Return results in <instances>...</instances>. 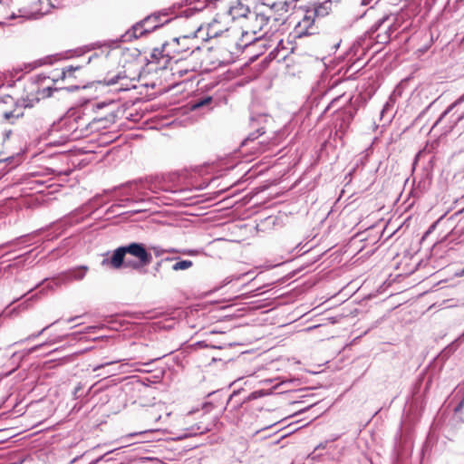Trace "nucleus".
Segmentation results:
<instances>
[{
  "label": "nucleus",
  "instance_id": "nucleus-17",
  "mask_svg": "<svg viewBox=\"0 0 464 464\" xmlns=\"http://www.w3.org/2000/svg\"><path fill=\"white\" fill-rule=\"evenodd\" d=\"M376 33V35H373V34H372L371 31L369 32L370 37L374 38L377 44H386L391 41L392 37L390 36V34H388V33H384L383 31H378Z\"/></svg>",
  "mask_w": 464,
  "mask_h": 464
},
{
  "label": "nucleus",
  "instance_id": "nucleus-34",
  "mask_svg": "<svg viewBox=\"0 0 464 464\" xmlns=\"http://www.w3.org/2000/svg\"><path fill=\"white\" fill-rule=\"evenodd\" d=\"M455 276L459 277L464 276V267L456 271Z\"/></svg>",
  "mask_w": 464,
  "mask_h": 464
},
{
  "label": "nucleus",
  "instance_id": "nucleus-33",
  "mask_svg": "<svg viewBox=\"0 0 464 464\" xmlns=\"http://www.w3.org/2000/svg\"><path fill=\"white\" fill-rule=\"evenodd\" d=\"M457 343V342H453L452 343H450V344L447 347V349H448L450 352H453V351H455V350H456V348H457V343Z\"/></svg>",
  "mask_w": 464,
  "mask_h": 464
},
{
  "label": "nucleus",
  "instance_id": "nucleus-26",
  "mask_svg": "<svg viewBox=\"0 0 464 464\" xmlns=\"http://www.w3.org/2000/svg\"><path fill=\"white\" fill-rule=\"evenodd\" d=\"M121 78L120 74H117L111 78H108L105 80L107 85H113L118 82L119 79Z\"/></svg>",
  "mask_w": 464,
  "mask_h": 464
},
{
  "label": "nucleus",
  "instance_id": "nucleus-35",
  "mask_svg": "<svg viewBox=\"0 0 464 464\" xmlns=\"http://www.w3.org/2000/svg\"><path fill=\"white\" fill-rule=\"evenodd\" d=\"M237 394H238V392H234L229 396L228 401H227V404H229V403L233 401V399H234L236 396H237Z\"/></svg>",
  "mask_w": 464,
  "mask_h": 464
},
{
  "label": "nucleus",
  "instance_id": "nucleus-50",
  "mask_svg": "<svg viewBox=\"0 0 464 464\" xmlns=\"http://www.w3.org/2000/svg\"><path fill=\"white\" fill-rule=\"evenodd\" d=\"M92 61V57L89 58L87 63H89Z\"/></svg>",
  "mask_w": 464,
  "mask_h": 464
},
{
  "label": "nucleus",
  "instance_id": "nucleus-36",
  "mask_svg": "<svg viewBox=\"0 0 464 464\" xmlns=\"http://www.w3.org/2000/svg\"><path fill=\"white\" fill-rule=\"evenodd\" d=\"M326 443H327V442H325V443H320V444L315 448V450H316L317 449H324V448L326 447Z\"/></svg>",
  "mask_w": 464,
  "mask_h": 464
},
{
  "label": "nucleus",
  "instance_id": "nucleus-48",
  "mask_svg": "<svg viewBox=\"0 0 464 464\" xmlns=\"http://www.w3.org/2000/svg\"><path fill=\"white\" fill-rule=\"evenodd\" d=\"M91 392V389H88V391L86 392V394H89Z\"/></svg>",
  "mask_w": 464,
  "mask_h": 464
},
{
  "label": "nucleus",
  "instance_id": "nucleus-15",
  "mask_svg": "<svg viewBox=\"0 0 464 464\" xmlns=\"http://www.w3.org/2000/svg\"><path fill=\"white\" fill-rule=\"evenodd\" d=\"M80 69H82V66L81 65H76V66H73V65H70V66H66L64 68H63L62 72H61V75L59 76L60 79L62 80H65L67 78H72V77H74V72L76 71H79Z\"/></svg>",
  "mask_w": 464,
  "mask_h": 464
},
{
  "label": "nucleus",
  "instance_id": "nucleus-12",
  "mask_svg": "<svg viewBox=\"0 0 464 464\" xmlns=\"http://www.w3.org/2000/svg\"><path fill=\"white\" fill-rule=\"evenodd\" d=\"M78 121V131L80 137H83L88 135L90 132L97 131L98 128H95L93 126L92 121H89L84 115H82L79 113V119H77Z\"/></svg>",
  "mask_w": 464,
  "mask_h": 464
},
{
  "label": "nucleus",
  "instance_id": "nucleus-45",
  "mask_svg": "<svg viewBox=\"0 0 464 464\" xmlns=\"http://www.w3.org/2000/svg\"><path fill=\"white\" fill-rule=\"evenodd\" d=\"M387 106H388V104H386L385 107H383V110H382V112H384V110H386Z\"/></svg>",
  "mask_w": 464,
  "mask_h": 464
},
{
  "label": "nucleus",
  "instance_id": "nucleus-3",
  "mask_svg": "<svg viewBox=\"0 0 464 464\" xmlns=\"http://www.w3.org/2000/svg\"><path fill=\"white\" fill-rule=\"evenodd\" d=\"M272 14L266 10L248 11L245 16L243 35L253 34L254 39L262 38L268 33L272 26L268 28Z\"/></svg>",
  "mask_w": 464,
  "mask_h": 464
},
{
  "label": "nucleus",
  "instance_id": "nucleus-14",
  "mask_svg": "<svg viewBox=\"0 0 464 464\" xmlns=\"http://www.w3.org/2000/svg\"><path fill=\"white\" fill-rule=\"evenodd\" d=\"M175 259H178L177 257L175 256H167V257H164V258H161L160 260H159L153 266V276L155 277H162V275H161V269H162V266L166 264V263H169V262H172L173 260Z\"/></svg>",
  "mask_w": 464,
  "mask_h": 464
},
{
  "label": "nucleus",
  "instance_id": "nucleus-4",
  "mask_svg": "<svg viewBox=\"0 0 464 464\" xmlns=\"http://www.w3.org/2000/svg\"><path fill=\"white\" fill-rule=\"evenodd\" d=\"M167 13H154L148 15L143 20L133 24L130 29L121 35L122 39L121 41L128 42L133 39H138L145 34L156 30L170 21V19H165L164 21L161 20V17H165Z\"/></svg>",
  "mask_w": 464,
  "mask_h": 464
},
{
  "label": "nucleus",
  "instance_id": "nucleus-32",
  "mask_svg": "<svg viewBox=\"0 0 464 464\" xmlns=\"http://www.w3.org/2000/svg\"><path fill=\"white\" fill-rule=\"evenodd\" d=\"M166 253H177L180 254L181 249H176V248H165Z\"/></svg>",
  "mask_w": 464,
  "mask_h": 464
},
{
  "label": "nucleus",
  "instance_id": "nucleus-5",
  "mask_svg": "<svg viewBox=\"0 0 464 464\" xmlns=\"http://www.w3.org/2000/svg\"><path fill=\"white\" fill-rule=\"evenodd\" d=\"M7 100L13 102V109L3 112V118L11 123H14L17 120L24 116L27 109H32L40 100V97L30 99L21 98L14 101L13 98L7 97Z\"/></svg>",
  "mask_w": 464,
  "mask_h": 464
},
{
  "label": "nucleus",
  "instance_id": "nucleus-20",
  "mask_svg": "<svg viewBox=\"0 0 464 464\" xmlns=\"http://www.w3.org/2000/svg\"><path fill=\"white\" fill-rule=\"evenodd\" d=\"M462 102H464V93L462 95H460L454 102H452L447 109L446 111L442 113V115L440 116V119L442 117H444L445 115H447L451 110H453V108H455L456 106L461 104Z\"/></svg>",
  "mask_w": 464,
  "mask_h": 464
},
{
  "label": "nucleus",
  "instance_id": "nucleus-10",
  "mask_svg": "<svg viewBox=\"0 0 464 464\" xmlns=\"http://www.w3.org/2000/svg\"><path fill=\"white\" fill-rule=\"evenodd\" d=\"M266 119V115H257L256 117H251L250 122L253 128H256V130L249 133L247 137L242 141L241 146H246L249 142L256 140L258 137L265 133L264 127L258 126L260 122L265 121Z\"/></svg>",
  "mask_w": 464,
  "mask_h": 464
},
{
  "label": "nucleus",
  "instance_id": "nucleus-11",
  "mask_svg": "<svg viewBox=\"0 0 464 464\" xmlns=\"http://www.w3.org/2000/svg\"><path fill=\"white\" fill-rule=\"evenodd\" d=\"M88 267L85 266H82L76 268H72L68 270L63 274L62 280L65 283H69L72 281H80L83 279L86 275Z\"/></svg>",
  "mask_w": 464,
  "mask_h": 464
},
{
  "label": "nucleus",
  "instance_id": "nucleus-2",
  "mask_svg": "<svg viewBox=\"0 0 464 464\" xmlns=\"http://www.w3.org/2000/svg\"><path fill=\"white\" fill-rule=\"evenodd\" d=\"M336 6L332 0H324L323 2L315 3L313 8L307 9L297 24L299 33L303 34H314L317 26L314 25L315 21L324 18L333 12L334 7Z\"/></svg>",
  "mask_w": 464,
  "mask_h": 464
},
{
  "label": "nucleus",
  "instance_id": "nucleus-13",
  "mask_svg": "<svg viewBox=\"0 0 464 464\" xmlns=\"http://www.w3.org/2000/svg\"><path fill=\"white\" fill-rule=\"evenodd\" d=\"M116 115L113 112L108 113L104 117L93 118L92 122L98 130L101 129H106L115 122Z\"/></svg>",
  "mask_w": 464,
  "mask_h": 464
},
{
  "label": "nucleus",
  "instance_id": "nucleus-51",
  "mask_svg": "<svg viewBox=\"0 0 464 464\" xmlns=\"http://www.w3.org/2000/svg\"><path fill=\"white\" fill-rule=\"evenodd\" d=\"M0 103H2V102H0Z\"/></svg>",
  "mask_w": 464,
  "mask_h": 464
},
{
  "label": "nucleus",
  "instance_id": "nucleus-42",
  "mask_svg": "<svg viewBox=\"0 0 464 464\" xmlns=\"http://www.w3.org/2000/svg\"><path fill=\"white\" fill-rule=\"evenodd\" d=\"M75 319H76V317L70 318V319H68V323H71V322L74 321Z\"/></svg>",
  "mask_w": 464,
  "mask_h": 464
},
{
  "label": "nucleus",
  "instance_id": "nucleus-43",
  "mask_svg": "<svg viewBox=\"0 0 464 464\" xmlns=\"http://www.w3.org/2000/svg\"><path fill=\"white\" fill-rule=\"evenodd\" d=\"M160 357H157V358H155V359H151V360L150 361V362H154L155 360H158V359H160Z\"/></svg>",
  "mask_w": 464,
  "mask_h": 464
},
{
  "label": "nucleus",
  "instance_id": "nucleus-25",
  "mask_svg": "<svg viewBox=\"0 0 464 464\" xmlns=\"http://www.w3.org/2000/svg\"><path fill=\"white\" fill-rule=\"evenodd\" d=\"M83 388V385L82 382H79L76 387L74 388V391L72 392L75 399H78L82 396V390Z\"/></svg>",
  "mask_w": 464,
  "mask_h": 464
},
{
  "label": "nucleus",
  "instance_id": "nucleus-7",
  "mask_svg": "<svg viewBox=\"0 0 464 464\" xmlns=\"http://www.w3.org/2000/svg\"><path fill=\"white\" fill-rule=\"evenodd\" d=\"M70 0H35L30 11V16L38 18L50 12V8H63L68 5Z\"/></svg>",
  "mask_w": 464,
  "mask_h": 464
},
{
  "label": "nucleus",
  "instance_id": "nucleus-38",
  "mask_svg": "<svg viewBox=\"0 0 464 464\" xmlns=\"http://www.w3.org/2000/svg\"><path fill=\"white\" fill-rule=\"evenodd\" d=\"M308 458H311L312 459H315L317 456L314 455V451L311 454H309Z\"/></svg>",
  "mask_w": 464,
  "mask_h": 464
},
{
  "label": "nucleus",
  "instance_id": "nucleus-22",
  "mask_svg": "<svg viewBox=\"0 0 464 464\" xmlns=\"http://www.w3.org/2000/svg\"><path fill=\"white\" fill-rule=\"evenodd\" d=\"M149 249L153 252L156 257H160L166 253L165 248L160 246H150Z\"/></svg>",
  "mask_w": 464,
  "mask_h": 464
},
{
  "label": "nucleus",
  "instance_id": "nucleus-28",
  "mask_svg": "<svg viewBox=\"0 0 464 464\" xmlns=\"http://www.w3.org/2000/svg\"><path fill=\"white\" fill-rule=\"evenodd\" d=\"M260 396H261V392H254L250 393L244 401L255 400Z\"/></svg>",
  "mask_w": 464,
  "mask_h": 464
},
{
  "label": "nucleus",
  "instance_id": "nucleus-44",
  "mask_svg": "<svg viewBox=\"0 0 464 464\" xmlns=\"http://www.w3.org/2000/svg\"><path fill=\"white\" fill-rule=\"evenodd\" d=\"M38 348V346H34V348H32V351H36Z\"/></svg>",
  "mask_w": 464,
  "mask_h": 464
},
{
  "label": "nucleus",
  "instance_id": "nucleus-8",
  "mask_svg": "<svg viewBox=\"0 0 464 464\" xmlns=\"http://www.w3.org/2000/svg\"><path fill=\"white\" fill-rule=\"evenodd\" d=\"M400 25L397 14H388L379 18L372 25L371 33L375 34L376 32L382 30L384 33H388L392 37V34L399 29Z\"/></svg>",
  "mask_w": 464,
  "mask_h": 464
},
{
  "label": "nucleus",
  "instance_id": "nucleus-39",
  "mask_svg": "<svg viewBox=\"0 0 464 464\" xmlns=\"http://www.w3.org/2000/svg\"><path fill=\"white\" fill-rule=\"evenodd\" d=\"M273 20H274V22H279L280 20H284V18H283V17H276V16H275V17L273 18Z\"/></svg>",
  "mask_w": 464,
  "mask_h": 464
},
{
  "label": "nucleus",
  "instance_id": "nucleus-9",
  "mask_svg": "<svg viewBox=\"0 0 464 464\" xmlns=\"http://www.w3.org/2000/svg\"><path fill=\"white\" fill-rule=\"evenodd\" d=\"M79 113L72 112L63 118L61 121L62 127L68 133V137L72 140L80 139L79 131H78V121Z\"/></svg>",
  "mask_w": 464,
  "mask_h": 464
},
{
  "label": "nucleus",
  "instance_id": "nucleus-41",
  "mask_svg": "<svg viewBox=\"0 0 464 464\" xmlns=\"http://www.w3.org/2000/svg\"><path fill=\"white\" fill-rule=\"evenodd\" d=\"M99 460H100V459H97L95 460H92L90 464H96Z\"/></svg>",
  "mask_w": 464,
  "mask_h": 464
},
{
  "label": "nucleus",
  "instance_id": "nucleus-18",
  "mask_svg": "<svg viewBox=\"0 0 464 464\" xmlns=\"http://www.w3.org/2000/svg\"><path fill=\"white\" fill-rule=\"evenodd\" d=\"M12 133L13 130L11 129L0 123V146H4L9 140Z\"/></svg>",
  "mask_w": 464,
  "mask_h": 464
},
{
  "label": "nucleus",
  "instance_id": "nucleus-1",
  "mask_svg": "<svg viewBox=\"0 0 464 464\" xmlns=\"http://www.w3.org/2000/svg\"><path fill=\"white\" fill-rule=\"evenodd\" d=\"M151 261L152 255L144 244L131 242L116 248L110 258H104L102 261V266H110L113 269L125 267L140 270L150 265Z\"/></svg>",
  "mask_w": 464,
  "mask_h": 464
},
{
  "label": "nucleus",
  "instance_id": "nucleus-16",
  "mask_svg": "<svg viewBox=\"0 0 464 464\" xmlns=\"http://www.w3.org/2000/svg\"><path fill=\"white\" fill-rule=\"evenodd\" d=\"M177 258L178 259L174 260L176 263L171 266L173 271L187 270L193 266V262L190 260H181L179 257Z\"/></svg>",
  "mask_w": 464,
  "mask_h": 464
},
{
  "label": "nucleus",
  "instance_id": "nucleus-21",
  "mask_svg": "<svg viewBox=\"0 0 464 464\" xmlns=\"http://www.w3.org/2000/svg\"><path fill=\"white\" fill-rule=\"evenodd\" d=\"M54 91H57V89L53 87H45L42 90H39L37 93L41 96V98H48L52 96Z\"/></svg>",
  "mask_w": 464,
  "mask_h": 464
},
{
  "label": "nucleus",
  "instance_id": "nucleus-49",
  "mask_svg": "<svg viewBox=\"0 0 464 464\" xmlns=\"http://www.w3.org/2000/svg\"><path fill=\"white\" fill-rule=\"evenodd\" d=\"M91 392V389H88V391L86 392V394H89Z\"/></svg>",
  "mask_w": 464,
  "mask_h": 464
},
{
  "label": "nucleus",
  "instance_id": "nucleus-46",
  "mask_svg": "<svg viewBox=\"0 0 464 464\" xmlns=\"http://www.w3.org/2000/svg\"><path fill=\"white\" fill-rule=\"evenodd\" d=\"M387 106H388V104H386L385 107H383V110H382V112H384V110H386Z\"/></svg>",
  "mask_w": 464,
  "mask_h": 464
},
{
  "label": "nucleus",
  "instance_id": "nucleus-19",
  "mask_svg": "<svg viewBox=\"0 0 464 464\" xmlns=\"http://www.w3.org/2000/svg\"><path fill=\"white\" fill-rule=\"evenodd\" d=\"M173 71V74H179L180 77L187 74L188 72H195L196 66H186V67H178L177 68H171Z\"/></svg>",
  "mask_w": 464,
  "mask_h": 464
},
{
  "label": "nucleus",
  "instance_id": "nucleus-40",
  "mask_svg": "<svg viewBox=\"0 0 464 464\" xmlns=\"http://www.w3.org/2000/svg\"><path fill=\"white\" fill-rule=\"evenodd\" d=\"M339 100V98H335L332 101L331 105H333L334 102H336Z\"/></svg>",
  "mask_w": 464,
  "mask_h": 464
},
{
  "label": "nucleus",
  "instance_id": "nucleus-29",
  "mask_svg": "<svg viewBox=\"0 0 464 464\" xmlns=\"http://www.w3.org/2000/svg\"><path fill=\"white\" fill-rule=\"evenodd\" d=\"M180 254L182 255H188V256H194L197 254L196 250L192 249H181Z\"/></svg>",
  "mask_w": 464,
  "mask_h": 464
},
{
  "label": "nucleus",
  "instance_id": "nucleus-27",
  "mask_svg": "<svg viewBox=\"0 0 464 464\" xmlns=\"http://www.w3.org/2000/svg\"><path fill=\"white\" fill-rule=\"evenodd\" d=\"M58 321H55L53 322V324L44 327L39 333L35 334H32L28 337V339H34V338H36L38 337L39 335H41L45 330H47L50 326H52L53 324H56Z\"/></svg>",
  "mask_w": 464,
  "mask_h": 464
},
{
  "label": "nucleus",
  "instance_id": "nucleus-30",
  "mask_svg": "<svg viewBox=\"0 0 464 464\" xmlns=\"http://www.w3.org/2000/svg\"><path fill=\"white\" fill-rule=\"evenodd\" d=\"M119 41L118 40H110V41H107L103 44V45H106V46H109V47H113V46H117Z\"/></svg>",
  "mask_w": 464,
  "mask_h": 464
},
{
  "label": "nucleus",
  "instance_id": "nucleus-6",
  "mask_svg": "<svg viewBox=\"0 0 464 464\" xmlns=\"http://www.w3.org/2000/svg\"><path fill=\"white\" fill-rule=\"evenodd\" d=\"M195 40L196 36L183 35L172 39L169 43H164L163 49L171 47L174 53H181L189 52V55H192L196 51L200 50V47L193 43Z\"/></svg>",
  "mask_w": 464,
  "mask_h": 464
},
{
  "label": "nucleus",
  "instance_id": "nucleus-23",
  "mask_svg": "<svg viewBox=\"0 0 464 464\" xmlns=\"http://www.w3.org/2000/svg\"><path fill=\"white\" fill-rule=\"evenodd\" d=\"M167 48L163 49V44L161 45V48H155L153 49L152 57H157L158 55H167L169 56V53L166 51Z\"/></svg>",
  "mask_w": 464,
  "mask_h": 464
},
{
  "label": "nucleus",
  "instance_id": "nucleus-47",
  "mask_svg": "<svg viewBox=\"0 0 464 464\" xmlns=\"http://www.w3.org/2000/svg\"><path fill=\"white\" fill-rule=\"evenodd\" d=\"M91 392V389H88V391L86 392V394H89Z\"/></svg>",
  "mask_w": 464,
  "mask_h": 464
},
{
  "label": "nucleus",
  "instance_id": "nucleus-37",
  "mask_svg": "<svg viewBox=\"0 0 464 464\" xmlns=\"http://www.w3.org/2000/svg\"><path fill=\"white\" fill-rule=\"evenodd\" d=\"M77 89H79V87L77 85H73V86L68 87L69 91H74V90H77Z\"/></svg>",
  "mask_w": 464,
  "mask_h": 464
},
{
  "label": "nucleus",
  "instance_id": "nucleus-24",
  "mask_svg": "<svg viewBox=\"0 0 464 464\" xmlns=\"http://www.w3.org/2000/svg\"><path fill=\"white\" fill-rule=\"evenodd\" d=\"M211 101H212L211 97L203 98V99L199 100L198 102H197L193 105V109H198V108H200V107H202V106H204L206 104H208Z\"/></svg>",
  "mask_w": 464,
  "mask_h": 464
},
{
  "label": "nucleus",
  "instance_id": "nucleus-31",
  "mask_svg": "<svg viewBox=\"0 0 464 464\" xmlns=\"http://www.w3.org/2000/svg\"><path fill=\"white\" fill-rule=\"evenodd\" d=\"M378 1H379V0H362V1H361V5H363V6H365V5H371L372 2L377 3Z\"/></svg>",
  "mask_w": 464,
  "mask_h": 464
}]
</instances>
